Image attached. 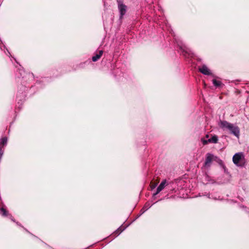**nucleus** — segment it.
<instances>
[{"instance_id": "obj_1", "label": "nucleus", "mask_w": 249, "mask_h": 249, "mask_svg": "<svg viewBox=\"0 0 249 249\" xmlns=\"http://www.w3.org/2000/svg\"><path fill=\"white\" fill-rule=\"evenodd\" d=\"M232 161L238 167H243L247 164V160L243 152L235 154L232 157Z\"/></svg>"}, {"instance_id": "obj_2", "label": "nucleus", "mask_w": 249, "mask_h": 249, "mask_svg": "<svg viewBox=\"0 0 249 249\" xmlns=\"http://www.w3.org/2000/svg\"><path fill=\"white\" fill-rule=\"evenodd\" d=\"M217 159L216 157L214 156L213 154L207 153L206 156L205 161L204 163L203 167L205 169H208L211 165V163L213 160H215Z\"/></svg>"}, {"instance_id": "obj_3", "label": "nucleus", "mask_w": 249, "mask_h": 249, "mask_svg": "<svg viewBox=\"0 0 249 249\" xmlns=\"http://www.w3.org/2000/svg\"><path fill=\"white\" fill-rule=\"evenodd\" d=\"M181 54L187 58H193L195 56L194 53L191 50L186 47H181L180 48Z\"/></svg>"}, {"instance_id": "obj_4", "label": "nucleus", "mask_w": 249, "mask_h": 249, "mask_svg": "<svg viewBox=\"0 0 249 249\" xmlns=\"http://www.w3.org/2000/svg\"><path fill=\"white\" fill-rule=\"evenodd\" d=\"M118 9L120 13V18H122L126 12L127 6L124 4L122 0H117Z\"/></svg>"}, {"instance_id": "obj_5", "label": "nucleus", "mask_w": 249, "mask_h": 249, "mask_svg": "<svg viewBox=\"0 0 249 249\" xmlns=\"http://www.w3.org/2000/svg\"><path fill=\"white\" fill-rule=\"evenodd\" d=\"M198 71L201 73L206 75H212V73L211 71V70L209 69V68L205 65H203L202 66L198 67Z\"/></svg>"}, {"instance_id": "obj_6", "label": "nucleus", "mask_w": 249, "mask_h": 249, "mask_svg": "<svg viewBox=\"0 0 249 249\" xmlns=\"http://www.w3.org/2000/svg\"><path fill=\"white\" fill-rule=\"evenodd\" d=\"M229 130L232 134L237 138H239L240 135V129L237 126L234 125L233 124H231Z\"/></svg>"}, {"instance_id": "obj_7", "label": "nucleus", "mask_w": 249, "mask_h": 249, "mask_svg": "<svg viewBox=\"0 0 249 249\" xmlns=\"http://www.w3.org/2000/svg\"><path fill=\"white\" fill-rule=\"evenodd\" d=\"M168 185L166 179H163L160 183L159 186L157 189L156 192L154 194V196L158 195L160 192H161L167 185Z\"/></svg>"}, {"instance_id": "obj_8", "label": "nucleus", "mask_w": 249, "mask_h": 249, "mask_svg": "<svg viewBox=\"0 0 249 249\" xmlns=\"http://www.w3.org/2000/svg\"><path fill=\"white\" fill-rule=\"evenodd\" d=\"M218 142V137L214 135L212 136V137L210 139H209L208 140H202V142L203 144H206L208 143H216Z\"/></svg>"}, {"instance_id": "obj_9", "label": "nucleus", "mask_w": 249, "mask_h": 249, "mask_svg": "<svg viewBox=\"0 0 249 249\" xmlns=\"http://www.w3.org/2000/svg\"><path fill=\"white\" fill-rule=\"evenodd\" d=\"M231 124V123H230L226 121H220L219 125L221 128L227 129L229 130Z\"/></svg>"}, {"instance_id": "obj_10", "label": "nucleus", "mask_w": 249, "mask_h": 249, "mask_svg": "<svg viewBox=\"0 0 249 249\" xmlns=\"http://www.w3.org/2000/svg\"><path fill=\"white\" fill-rule=\"evenodd\" d=\"M160 178L157 177L156 179L152 180L150 183V187L151 190L156 188L158 184L160 182Z\"/></svg>"}, {"instance_id": "obj_11", "label": "nucleus", "mask_w": 249, "mask_h": 249, "mask_svg": "<svg viewBox=\"0 0 249 249\" xmlns=\"http://www.w3.org/2000/svg\"><path fill=\"white\" fill-rule=\"evenodd\" d=\"M125 229L124 226H120L117 230H116L112 234L113 237H116L123 232Z\"/></svg>"}, {"instance_id": "obj_12", "label": "nucleus", "mask_w": 249, "mask_h": 249, "mask_svg": "<svg viewBox=\"0 0 249 249\" xmlns=\"http://www.w3.org/2000/svg\"><path fill=\"white\" fill-rule=\"evenodd\" d=\"M103 51L102 50L99 51L94 56L92 57V60L93 62H96L99 59L101 56L103 55Z\"/></svg>"}, {"instance_id": "obj_13", "label": "nucleus", "mask_w": 249, "mask_h": 249, "mask_svg": "<svg viewBox=\"0 0 249 249\" xmlns=\"http://www.w3.org/2000/svg\"><path fill=\"white\" fill-rule=\"evenodd\" d=\"M7 142V139L6 137H3L0 139V146H3L6 144Z\"/></svg>"}, {"instance_id": "obj_14", "label": "nucleus", "mask_w": 249, "mask_h": 249, "mask_svg": "<svg viewBox=\"0 0 249 249\" xmlns=\"http://www.w3.org/2000/svg\"><path fill=\"white\" fill-rule=\"evenodd\" d=\"M213 83L215 87H220L222 85V82L220 80H216V79L213 80Z\"/></svg>"}, {"instance_id": "obj_15", "label": "nucleus", "mask_w": 249, "mask_h": 249, "mask_svg": "<svg viewBox=\"0 0 249 249\" xmlns=\"http://www.w3.org/2000/svg\"><path fill=\"white\" fill-rule=\"evenodd\" d=\"M0 211L2 213V214L4 216H7L8 214V211L4 208H1L0 209Z\"/></svg>"}, {"instance_id": "obj_16", "label": "nucleus", "mask_w": 249, "mask_h": 249, "mask_svg": "<svg viewBox=\"0 0 249 249\" xmlns=\"http://www.w3.org/2000/svg\"><path fill=\"white\" fill-rule=\"evenodd\" d=\"M206 137L207 138H209V135H206Z\"/></svg>"}]
</instances>
